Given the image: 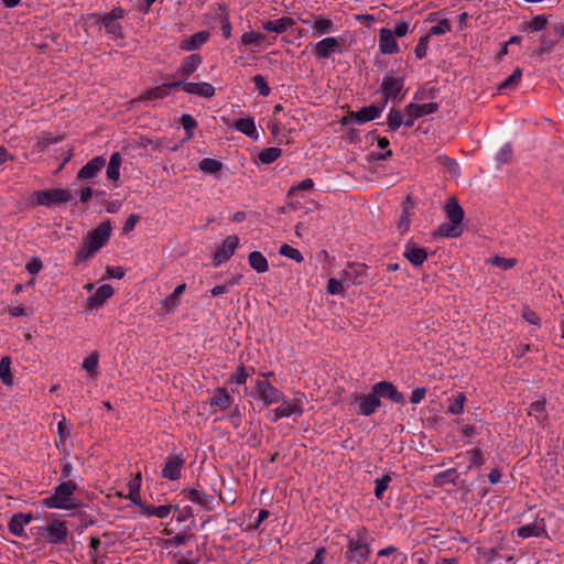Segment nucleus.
I'll use <instances>...</instances> for the list:
<instances>
[{"instance_id": "obj_1", "label": "nucleus", "mask_w": 564, "mask_h": 564, "mask_svg": "<svg viewBox=\"0 0 564 564\" xmlns=\"http://www.w3.org/2000/svg\"><path fill=\"white\" fill-rule=\"evenodd\" d=\"M347 550L345 560L347 564H362L368 561L371 553L370 535L367 528L360 525L346 535Z\"/></svg>"}, {"instance_id": "obj_2", "label": "nucleus", "mask_w": 564, "mask_h": 564, "mask_svg": "<svg viewBox=\"0 0 564 564\" xmlns=\"http://www.w3.org/2000/svg\"><path fill=\"white\" fill-rule=\"evenodd\" d=\"M77 485L73 480L62 481L53 488L52 495L44 498L42 503L50 509L77 510L82 502L74 496Z\"/></svg>"}, {"instance_id": "obj_3", "label": "nucleus", "mask_w": 564, "mask_h": 564, "mask_svg": "<svg viewBox=\"0 0 564 564\" xmlns=\"http://www.w3.org/2000/svg\"><path fill=\"white\" fill-rule=\"evenodd\" d=\"M111 234V224L109 220L100 223L90 231L83 241L82 248L76 252L77 261H85L93 257L102 246L106 245Z\"/></svg>"}, {"instance_id": "obj_4", "label": "nucleus", "mask_w": 564, "mask_h": 564, "mask_svg": "<svg viewBox=\"0 0 564 564\" xmlns=\"http://www.w3.org/2000/svg\"><path fill=\"white\" fill-rule=\"evenodd\" d=\"M35 203L41 206L52 207L73 199V194L68 189L51 188L45 191H36L33 194Z\"/></svg>"}, {"instance_id": "obj_5", "label": "nucleus", "mask_w": 564, "mask_h": 564, "mask_svg": "<svg viewBox=\"0 0 564 564\" xmlns=\"http://www.w3.org/2000/svg\"><path fill=\"white\" fill-rule=\"evenodd\" d=\"M303 399L304 394L299 393L291 400H283L278 408L270 412L269 419L272 422H276L282 417H290L292 415L301 416L303 414Z\"/></svg>"}, {"instance_id": "obj_6", "label": "nucleus", "mask_w": 564, "mask_h": 564, "mask_svg": "<svg viewBox=\"0 0 564 564\" xmlns=\"http://www.w3.org/2000/svg\"><path fill=\"white\" fill-rule=\"evenodd\" d=\"M126 15V11L120 8H113L109 13L100 17L99 14H93L96 18L97 22H100L108 34H110L113 39L122 37V25L120 20Z\"/></svg>"}, {"instance_id": "obj_7", "label": "nucleus", "mask_w": 564, "mask_h": 564, "mask_svg": "<svg viewBox=\"0 0 564 564\" xmlns=\"http://www.w3.org/2000/svg\"><path fill=\"white\" fill-rule=\"evenodd\" d=\"M46 541L51 544H66L68 528L65 521L54 519L41 528Z\"/></svg>"}, {"instance_id": "obj_8", "label": "nucleus", "mask_w": 564, "mask_h": 564, "mask_svg": "<svg viewBox=\"0 0 564 564\" xmlns=\"http://www.w3.org/2000/svg\"><path fill=\"white\" fill-rule=\"evenodd\" d=\"M351 403H356L358 405L356 409L357 414L364 416L373 414L381 405V401L378 399V395L372 391L368 394L355 393L351 395Z\"/></svg>"}, {"instance_id": "obj_9", "label": "nucleus", "mask_w": 564, "mask_h": 564, "mask_svg": "<svg viewBox=\"0 0 564 564\" xmlns=\"http://www.w3.org/2000/svg\"><path fill=\"white\" fill-rule=\"evenodd\" d=\"M513 534L522 539L547 538L546 523L543 518H535L531 523L513 530Z\"/></svg>"}, {"instance_id": "obj_10", "label": "nucleus", "mask_w": 564, "mask_h": 564, "mask_svg": "<svg viewBox=\"0 0 564 564\" xmlns=\"http://www.w3.org/2000/svg\"><path fill=\"white\" fill-rule=\"evenodd\" d=\"M403 86V77H397L392 72L387 73L381 83V91L384 98V102H388L389 99H397L402 91Z\"/></svg>"}, {"instance_id": "obj_11", "label": "nucleus", "mask_w": 564, "mask_h": 564, "mask_svg": "<svg viewBox=\"0 0 564 564\" xmlns=\"http://www.w3.org/2000/svg\"><path fill=\"white\" fill-rule=\"evenodd\" d=\"M334 53H341V44L337 37H325L315 43L312 50L317 59H326Z\"/></svg>"}, {"instance_id": "obj_12", "label": "nucleus", "mask_w": 564, "mask_h": 564, "mask_svg": "<svg viewBox=\"0 0 564 564\" xmlns=\"http://www.w3.org/2000/svg\"><path fill=\"white\" fill-rule=\"evenodd\" d=\"M184 464L185 458L182 455H169L161 471V476L169 480L180 479Z\"/></svg>"}, {"instance_id": "obj_13", "label": "nucleus", "mask_w": 564, "mask_h": 564, "mask_svg": "<svg viewBox=\"0 0 564 564\" xmlns=\"http://www.w3.org/2000/svg\"><path fill=\"white\" fill-rule=\"evenodd\" d=\"M381 107L370 105L359 109L358 111L349 112V115L343 119V122L366 123L378 118L381 115Z\"/></svg>"}, {"instance_id": "obj_14", "label": "nucleus", "mask_w": 564, "mask_h": 564, "mask_svg": "<svg viewBox=\"0 0 564 564\" xmlns=\"http://www.w3.org/2000/svg\"><path fill=\"white\" fill-rule=\"evenodd\" d=\"M372 392L378 395V399H389L394 403L404 404L405 400L401 392L389 381H380L372 386Z\"/></svg>"}, {"instance_id": "obj_15", "label": "nucleus", "mask_w": 564, "mask_h": 564, "mask_svg": "<svg viewBox=\"0 0 564 564\" xmlns=\"http://www.w3.org/2000/svg\"><path fill=\"white\" fill-rule=\"evenodd\" d=\"M256 388L260 399L267 405L279 402L283 397V393L267 380H258Z\"/></svg>"}, {"instance_id": "obj_16", "label": "nucleus", "mask_w": 564, "mask_h": 564, "mask_svg": "<svg viewBox=\"0 0 564 564\" xmlns=\"http://www.w3.org/2000/svg\"><path fill=\"white\" fill-rule=\"evenodd\" d=\"M239 239L237 236L231 235L228 236L221 243V246L216 250L214 254V260L216 264H220L231 258L235 253V250L238 246Z\"/></svg>"}, {"instance_id": "obj_17", "label": "nucleus", "mask_w": 564, "mask_h": 564, "mask_svg": "<svg viewBox=\"0 0 564 564\" xmlns=\"http://www.w3.org/2000/svg\"><path fill=\"white\" fill-rule=\"evenodd\" d=\"M403 256L411 264L419 267L427 259V251L409 241L404 246Z\"/></svg>"}, {"instance_id": "obj_18", "label": "nucleus", "mask_w": 564, "mask_h": 564, "mask_svg": "<svg viewBox=\"0 0 564 564\" xmlns=\"http://www.w3.org/2000/svg\"><path fill=\"white\" fill-rule=\"evenodd\" d=\"M202 61H203V58L199 54H191V55L186 56L182 61L181 66L178 67V69L175 73V76H177L180 78L189 77L199 67V65L202 64Z\"/></svg>"}, {"instance_id": "obj_19", "label": "nucleus", "mask_w": 564, "mask_h": 564, "mask_svg": "<svg viewBox=\"0 0 564 564\" xmlns=\"http://www.w3.org/2000/svg\"><path fill=\"white\" fill-rule=\"evenodd\" d=\"M379 50L382 54H394L399 51L398 42L389 29H381L379 32Z\"/></svg>"}, {"instance_id": "obj_20", "label": "nucleus", "mask_w": 564, "mask_h": 564, "mask_svg": "<svg viewBox=\"0 0 564 564\" xmlns=\"http://www.w3.org/2000/svg\"><path fill=\"white\" fill-rule=\"evenodd\" d=\"M302 22L308 24L312 28L314 36H322L327 34L333 30L334 26L333 21L323 15H314L313 20L304 19Z\"/></svg>"}, {"instance_id": "obj_21", "label": "nucleus", "mask_w": 564, "mask_h": 564, "mask_svg": "<svg viewBox=\"0 0 564 564\" xmlns=\"http://www.w3.org/2000/svg\"><path fill=\"white\" fill-rule=\"evenodd\" d=\"M113 294V289L111 285L109 284H102L100 285L96 292L88 297V308L90 310H94V308H99L101 307L105 302L110 299Z\"/></svg>"}, {"instance_id": "obj_22", "label": "nucleus", "mask_w": 564, "mask_h": 564, "mask_svg": "<svg viewBox=\"0 0 564 564\" xmlns=\"http://www.w3.org/2000/svg\"><path fill=\"white\" fill-rule=\"evenodd\" d=\"M105 164L106 161L102 156H96L91 159L78 171L77 178H94L98 174V172L105 166Z\"/></svg>"}, {"instance_id": "obj_23", "label": "nucleus", "mask_w": 564, "mask_h": 564, "mask_svg": "<svg viewBox=\"0 0 564 564\" xmlns=\"http://www.w3.org/2000/svg\"><path fill=\"white\" fill-rule=\"evenodd\" d=\"M32 521L31 513H15L11 517L8 528L9 531L15 536H24V527Z\"/></svg>"}, {"instance_id": "obj_24", "label": "nucleus", "mask_w": 564, "mask_h": 564, "mask_svg": "<svg viewBox=\"0 0 564 564\" xmlns=\"http://www.w3.org/2000/svg\"><path fill=\"white\" fill-rule=\"evenodd\" d=\"M210 37L208 31H199L191 35L189 37L183 40L180 43V48L186 52H192L198 50L203 44H205Z\"/></svg>"}, {"instance_id": "obj_25", "label": "nucleus", "mask_w": 564, "mask_h": 564, "mask_svg": "<svg viewBox=\"0 0 564 564\" xmlns=\"http://www.w3.org/2000/svg\"><path fill=\"white\" fill-rule=\"evenodd\" d=\"M183 90L186 94L195 95L204 98H210L215 95V88L209 83H185L183 84Z\"/></svg>"}, {"instance_id": "obj_26", "label": "nucleus", "mask_w": 564, "mask_h": 564, "mask_svg": "<svg viewBox=\"0 0 564 564\" xmlns=\"http://www.w3.org/2000/svg\"><path fill=\"white\" fill-rule=\"evenodd\" d=\"M183 494L187 500L202 506L206 510L212 509L213 496L195 488L184 489Z\"/></svg>"}, {"instance_id": "obj_27", "label": "nucleus", "mask_w": 564, "mask_h": 564, "mask_svg": "<svg viewBox=\"0 0 564 564\" xmlns=\"http://www.w3.org/2000/svg\"><path fill=\"white\" fill-rule=\"evenodd\" d=\"M295 21L290 17H282L276 20H268L262 23V29L268 32H274L276 34L284 33L288 29L292 28Z\"/></svg>"}, {"instance_id": "obj_28", "label": "nucleus", "mask_w": 564, "mask_h": 564, "mask_svg": "<svg viewBox=\"0 0 564 564\" xmlns=\"http://www.w3.org/2000/svg\"><path fill=\"white\" fill-rule=\"evenodd\" d=\"M444 209H445L446 216L451 223L462 225V223L464 220L465 213H464V209L462 208V206L458 204V200L456 199V197H454V196L449 197L445 204Z\"/></svg>"}, {"instance_id": "obj_29", "label": "nucleus", "mask_w": 564, "mask_h": 564, "mask_svg": "<svg viewBox=\"0 0 564 564\" xmlns=\"http://www.w3.org/2000/svg\"><path fill=\"white\" fill-rule=\"evenodd\" d=\"M366 276V269L361 264H349L347 270H344L341 278L344 279L346 286L360 283L359 278Z\"/></svg>"}, {"instance_id": "obj_30", "label": "nucleus", "mask_w": 564, "mask_h": 564, "mask_svg": "<svg viewBox=\"0 0 564 564\" xmlns=\"http://www.w3.org/2000/svg\"><path fill=\"white\" fill-rule=\"evenodd\" d=\"M232 402V397L225 388H217L209 400L210 405L218 406L223 411L229 409Z\"/></svg>"}, {"instance_id": "obj_31", "label": "nucleus", "mask_w": 564, "mask_h": 564, "mask_svg": "<svg viewBox=\"0 0 564 564\" xmlns=\"http://www.w3.org/2000/svg\"><path fill=\"white\" fill-rule=\"evenodd\" d=\"M440 106L437 102H429V104H409L404 111H411L412 117L421 118L426 115L434 113L438 110Z\"/></svg>"}, {"instance_id": "obj_32", "label": "nucleus", "mask_w": 564, "mask_h": 564, "mask_svg": "<svg viewBox=\"0 0 564 564\" xmlns=\"http://www.w3.org/2000/svg\"><path fill=\"white\" fill-rule=\"evenodd\" d=\"M234 128L237 131L251 138L252 140H258V138H259L254 120L251 117L241 118V119L236 120L234 123Z\"/></svg>"}, {"instance_id": "obj_33", "label": "nucleus", "mask_w": 564, "mask_h": 564, "mask_svg": "<svg viewBox=\"0 0 564 564\" xmlns=\"http://www.w3.org/2000/svg\"><path fill=\"white\" fill-rule=\"evenodd\" d=\"M141 513L147 517H156L159 519H165L169 517L172 510V506L170 505H161V506H149L144 503H140Z\"/></svg>"}, {"instance_id": "obj_34", "label": "nucleus", "mask_w": 564, "mask_h": 564, "mask_svg": "<svg viewBox=\"0 0 564 564\" xmlns=\"http://www.w3.org/2000/svg\"><path fill=\"white\" fill-rule=\"evenodd\" d=\"M529 416H533L539 423H544L547 420V412H546V401L545 399H540L538 401H534L530 404Z\"/></svg>"}, {"instance_id": "obj_35", "label": "nucleus", "mask_w": 564, "mask_h": 564, "mask_svg": "<svg viewBox=\"0 0 564 564\" xmlns=\"http://www.w3.org/2000/svg\"><path fill=\"white\" fill-rule=\"evenodd\" d=\"M463 234L462 225L454 223H444L435 231L436 236L445 238H457Z\"/></svg>"}, {"instance_id": "obj_36", "label": "nucleus", "mask_w": 564, "mask_h": 564, "mask_svg": "<svg viewBox=\"0 0 564 564\" xmlns=\"http://www.w3.org/2000/svg\"><path fill=\"white\" fill-rule=\"evenodd\" d=\"M250 267L258 273H263L269 270V263L265 257L260 251H252L248 256Z\"/></svg>"}, {"instance_id": "obj_37", "label": "nucleus", "mask_w": 564, "mask_h": 564, "mask_svg": "<svg viewBox=\"0 0 564 564\" xmlns=\"http://www.w3.org/2000/svg\"><path fill=\"white\" fill-rule=\"evenodd\" d=\"M122 158L119 152L112 153L107 165V177L111 181L119 180Z\"/></svg>"}, {"instance_id": "obj_38", "label": "nucleus", "mask_w": 564, "mask_h": 564, "mask_svg": "<svg viewBox=\"0 0 564 564\" xmlns=\"http://www.w3.org/2000/svg\"><path fill=\"white\" fill-rule=\"evenodd\" d=\"M412 208L413 203L410 200V197H408L403 204L402 214L400 215V218L397 223V228L401 234H404L410 229V209Z\"/></svg>"}, {"instance_id": "obj_39", "label": "nucleus", "mask_w": 564, "mask_h": 564, "mask_svg": "<svg viewBox=\"0 0 564 564\" xmlns=\"http://www.w3.org/2000/svg\"><path fill=\"white\" fill-rule=\"evenodd\" d=\"M11 358L4 356L0 360V379L4 386L11 387L13 384V376L11 373Z\"/></svg>"}, {"instance_id": "obj_40", "label": "nucleus", "mask_w": 564, "mask_h": 564, "mask_svg": "<svg viewBox=\"0 0 564 564\" xmlns=\"http://www.w3.org/2000/svg\"><path fill=\"white\" fill-rule=\"evenodd\" d=\"M281 154L282 150L280 148L271 147L262 150L259 153L258 159L262 164H271L275 160H278L281 156Z\"/></svg>"}, {"instance_id": "obj_41", "label": "nucleus", "mask_w": 564, "mask_h": 564, "mask_svg": "<svg viewBox=\"0 0 564 564\" xmlns=\"http://www.w3.org/2000/svg\"><path fill=\"white\" fill-rule=\"evenodd\" d=\"M198 167L206 174H216L223 169V163L218 160L206 158L199 162Z\"/></svg>"}, {"instance_id": "obj_42", "label": "nucleus", "mask_w": 564, "mask_h": 564, "mask_svg": "<svg viewBox=\"0 0 564 564\" xmlns=\"http://www.w3.org/2000/svg\"><path fill=\"white\" fill-rule=\"evenodd\" d=\"M387 124L389 131H397L403 124V113L399 109L391 108L387 117Z\"/></svg>"}, {"instance_id": "obj_43", "label": "nucleus", "mask_w": 564, "mask_h": 564, "mask_svg": "<svg viewBox=\"0 0 564 564\" xmlns=\"http://www.w3.org/2000/svg\"><path fill=\"white\" fill-rule=\"evenodd\" d=\"M264 39L265 36L263 34L250 31L242 34L241 44L245 46L259 47Z\"/></svg>"}, {"instance_id": "obj_44", "label": "nucleus", "mask_w": 564, "mask_h": 564, "mask_svg": "<svg viewBox=\"0 0 564 564\" xmlns=\"http://www.w3.org/2000/svg\"><path fill=\"white\" fill-rule=\"evenodd\" d=\"M219 20H220V28L223 31V35L225 39H229L231 36V23L229 21V14L225 7L219 8Z\"/></svg>"}, {"instance_id": "obj_45", "label": "nucleus", "mask_w": 564, "mask_h": 564, "mask_svg": "<svg viewBox=\"0 0 564 564\" xmlns=\"http://www.w3.org/2000/svg\"><path fill=\"white\" fill-rule=\"evenodd\" d=\"M345 281L343 278H340L339 280L337 279H329L328 282H327V292L332 295H344L345 293Z\"/></svg>"}, {"instance_id": "obj_46", "label": "nucleus", "mask_w": 564, "mask_h": 564, "mask_svg": "<svg viewBox=\"0 0 564 564\" xmlns=\"http://www.w3.org/2000/svg\"><path fill=\"white\" fill-rule=\"evenodd\" d=\"M521 77L522 70L520 67H517L513 73L500 84L499 89L514 88L520 83Z\"/></svg>"}, {"instance_id": "obj_47", "label": "nucleus", "mask_w": 564, "mask_h": 564, "mask_svg": "<svg viewBox=\"0 0 564 564\" xmlns=\"http://www.w3.org/2000/svg\"><path fill=\"white\" fill-rule=\"evenodd\" d=\"M170 91L166 90V86H158L154 88L149 89L147 93H144L140 99L142 100H153L159 98H164L169 95Z\"/></svg>"}, {"instance_id": "obj_48", "label": "nucleus", "mask_w": 564, "mask_h": 564, "mask_svg": "<svg viewBox=\"0 0 564 564\" xmlns=\"http://www.w3.org/2000/svg\"><path fill=\"white\" fill-rule=\"evenodd\" d=\"M279 252H280L281 256H284V257H286L289 259H292V260H294V261H296L299 263H301L304 260L302 253L297 249L289 246L288 243H283L280 247Z\"/></svg>"}, {"instance_id": "obj_49", "label": "nucleus", "mask_w": 564, "mask_h": 564, "mask_svg": "<svg viewBox=\"0 0 564 564\" xmlns=\"http://www.w3.org/2000/svg\"><path fill=\"white\" fill-rule=\"evenodd\" d=\"M466 455L470 462V464L467 467L468 469H470L474 466H481L485 463V458L479 448H471L466 452Z\"/></svg>"}, {"instance_id": "obj_50", "label": "nucleus", "mask_w": 564, "mask_h": 564, "mask_svg": "<svg viewBox=\"0 0 564 564\" xmlns=\"http://www.w3.org/2000/svg\"><path fill=\"white\" fill-rule=\"evenodd\" d=\"M83 368L91 376H95L98 368V352L93 351L83 362Z\"/></svg>"}, {"instance_id": "obj_51", "label": "nucleus", "mask_w": 564, "mask_h": 564, "mask_svg": "<svg viewBox=\"0 0 564 564\" xmlns=\"http://www.w3.org/2000/svg\"><path fill=\"white\" fill-rule=\"evenodd\" d=\"M547 24V18L545 15H535L527 25V30L530 32L542 31Z\"/></svg>"}, {"instance_id": "obj_52", "label": "nucleus", "mask_w": 564, "mask_h": 564, "mask_svg": "<svg viewBox=\"0 0 564 564\" xmlns=\"http://www.w3.org/2000/svg\"><path fill=\"white\" fill-rule=\"evenodd\" d=\"M391 481V477L389 475H384L381 478H377L375 480V496L378 499L382 498L383 492L387 490L389 482Z\"/></svg>"}, {"instance_id": "obj_53", "label": "nucleus", "mask_w": 564, "mask_h": 564, "mask_svg": "<svg viewBox=\"0 0 564 564\" xmlns=\"http://www.w3.org/2000/svg\"><path fill=\"white\" fill-rule=\"evenodd\" d=\"M465 400V394H457L456 398L448 405V412L455 415L463 413Z\"/></svg>"}, {"instance_id": "obj_54", "label": "nucleus", "mask_w": 564, "mask_h": 564, "mask_svg": "<svg viewBox=\"0 0 564 564\" xmlns=\"http://www.w3.org/2000/svg\"><path fill=\"white\" fill-rule=\"evenodd\" d=\"M429 42H430L429 34L420 37L419 43L416 44L415 50H414L415 56L419 59H422L426 56Z\"/></svg>"}, {"instance_id": "obj_55", "label": "nucleus", "mask_w": 564, "mask_h": 564, "mask_svg": "<svg viewBox=\"0 0 564 564\" xmlns=\"http://www.w3.org/2000/svg\"><path fill=\"white\" fill-rule=\"evenodd\" d=\"M248 377L249 372L247 368L245 366H239L235 373L230 377L229 381L236 384H243L246 383Z\"/></svg>"}, {"instance_id": "obj_56", "label": "nucleus", "mask_w": 564, "mask_h": 564, "mask_svg": "<svg viewBox=\"0 0 564 564\" xmlns=\"http://www.w3.org/2000/svg\"><path fill=\"white\" fill-rule=\"evenodd\" d=\"M134 143L137 147L143 148V149L151 147L152 149L158 150L161 147V141L152 140L151 138L145 137V135L138 137V139L134 141Z\"/></svg>"}, {"instance_id": "obj_57", "label": "nucleus", "mask_w": 564, "mask_h": 564, "mask_svg": "<svg viewBox=\"0 0 564 564\" xmlns=\"http://www.w3.org/2000/svg\"><path fill=\"white\" fill-rule=\"evenodd\" d=\"M253 83L256 88L258 89L259 94L263 97L268 96L271 91L265 78L258 74L253 77Z\"/></svg>"}, {"instance_id": "obj_58", "label": "nucleus", "mask_w": 564, "mask_h": 564, "mask_svg": "<svg viewBox=\"0 0 564 564\" xmlns=\"http://www.w3.org/2000/svg\"><path fill=\"white\" fill-rule=\"evenodd\" d=\"M452 31V25L447 19H443L438 24L433 25L430 29V33L433 35H441Z\"/></svg>"}, {"instance_id": "obj_59", "label": "nucleus", "mask_w": 564, "mask_h": 564, "mask_svg": "<svg viewBox=\"0 0 564 564\" xmlns=\"http://www.w3.org/2000/svg\"><path fill=\"white\" fill-rule=\"evenodd\" d=\"M491 263L494 265L499 267L500 269L508 270L516 265L517 260L514 258H503V257L496 256L491 260Z\"/></svg>"}, {"instance_id": "obj_60", "label": "nucleus", "mask_w": 564, "mask_h": 564, "mask_svg": "<svg viewBox=\"0 0 564 564\" xmlns=\"http://www.w3.org/2000/svg\"><path fill=\"white\" fill-rule=\"evenodd\" d=\"M181 124L188 135L193 134V130L197 127V121L191 115H183L181 117Z\"/></svg>"}, {"instance_id": "obj_61", "label": "nucleus", "mask_w": 564, "mask_h": 564, "mask_svg": "<svg viewBox=\"0 0 564 564\" xmlns=\"http://www.w3.org/2000/svg\"><path fill=\"white\" fill-rule=\"evenodd\" d=\"M313 187H314L313 180L305 178V180L301 181L300 183H297L296 185L292 186L289 189L288 195L293 196L297 191H308V189H312Z\"/></svg>"}, {"instance_id": "obj_62", "label": "nucleus", "mask_w": 564, "mask_h": 564, "mask_svg": "<svg viewBox=\"0 0 564 564\" xmlns=\"http://www.w3.org/2000/svg\"><path fill=\"white\" fill-rule=\"evenodd\" d=\"M180 300H177L173 294L167 295L164 300H162L161 305L165 310L166 313H172L178 306Z\"/></svg>"}, {"instance_id": "obj_63", "label": "nucleus", "mask_w": 564, "mask_h": 564, "mask_svg": "<svg viewBox=\"0 0 564 564\" xmlns=\"http://www.w3.org/2000/svg\"><path fill=\"white\" fill-rule=\"evenodd\" d=\"M556 42H557L556 40H550L545 35L542 36L541 45L538 48L536 53L542 55L544 53L550 52L553 48V46L555 45Z\"/></svg>"}, {"instance_id": "obj_64", "label": "nucleus", "mask_w": 564, "mask_h": 564, "mask_svg": "<svg viewBox=\"0 0 564 564\" xmlns=\"http://www.w3.org/2000/svg\"><path fill=\"white\" fill-rule=\"evenodd\" d=\"M139 220H140V216L139 215L131 214L127 218V220H126V223L123 225V228H122L123 232L128 234V232L132 231L134 229L135 225L139 223Z\"/></svg>"}]
</instances>
